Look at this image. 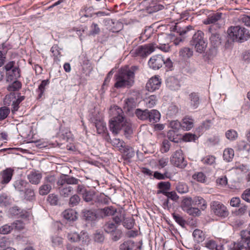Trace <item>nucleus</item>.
<instances>
[{
    "label": "nucleus",
    "mask_w": 250,
    "mask_h": 250,
    "mask_svg": "<svg viewBox=\"0 0 250 250\" xmlns=\"http://www.w3.org/2000/svg\"><path fill=\"white\" fill-rule=\"evenodd\" d=\"M114 116L109 121L110 130L115 134L123 129L125 133L130 134L132 132L131 124L125 115L122 109L117 106L111 109Z\"/></svg>",
    "instance_id": "1"
},
{
    "label": "nucleus",
    "mask_w": 250,
    "mask_h": 250,
    "mask_svg": "<svg viewBox=\"0 0 250 250\" xmlns=\"http://www.w3.org/2000/svg\"><path fill=\"white\" fill-rule=\"evenodd\" d=\"M138 67L125 66L119 70L115 75V83L114 87L121 88L131 87L134 82V74L138 70Z\"/></svg>",
    "instance_id": "2"
},
{
    "label": "nucleus",
    "mask_w": 250,
    "mask_h": 250,
    "mask_svg": "<svg viewBox=\"0 0 250 250\" xmlns=\"http://www.w3.org/2000/svg\"><path fill=\"white\" fill-rule=\"evenodd\" d=\"M227 32L229 38L233 42L242 43L250 39V31L240 25L230 26Z\"/></svg>",
    "instance_id": "3"
},
{
    "label": "nucleus",
    "mask_w": 250,
    "mask_h": 250,
    "mask_svg": "<svg viewBox=\"0 0 250 250\" xmlns=\"http://www.w3.org/2000/svg\"><path fill=\"white\" fill-rule=\"evenodd\" d=\"M190 43L194 46L195 51L200 54L205 52L208 44L207 41L204 37V33L201 30H198L194 33Z\"/></svg>",
    "instance_id": "4"
},
{
    "label": "nucleus",
    "mask_w": 250,
    "mask_h": 250,
    "mask_svg": "<svg viewBox=\"0 0 250 250\" xmlns=\"http://www.w3.org/2000/svg\"><path fill=\"white\" fill-rule=\"evenodd\" d=\"M155 43H149L139 46L130 52L132 56L138 57L141 58H146L155 50Z\"/></svg>",
    "instance_id": "5"
},
{
    "label": "nucleus",
    "mask_w": 250,
    "mask_h": 250,
    "mask_svg": "<svg viewBox=\"0 0 250 250\" xmlns=\"http://www.w3.org/2000/svg\"><path fill=\"white\" fill-rule=\"evenodd\" d=\"M210 208L212 212L219 217L225 218L229 214L227 208L220 202L212 201L210 204Z\"/></svg>",
    "instance_id": "6"
},
{
    "label": "nucleus",
    "mask_w": 250,
    "mask_h": 250,
    "mask_svg": "<svg viewBox=\"0 0 250 250\" xmlns=\"http://www.w3.org/2000/svg\"><path fill=\"white\" fill-rule=\"evenodd\" d=\"M170 161L173 165L177 167L184 168L187 166V162L185 160L181 149H178L174 152Z\"/></svg>",
    "instance_id": "7"
},
{
    "label": "nucleus",
    "mask_w": 250,
    "mask_h": 250,
    "mask_svg": "<svg viewBox=\"0 0 250 250\" xmlns=\"http://www.w3.org/2000/svg\"><path fill=\"white\" fill-rule=\"evenodd\" d=\"M171 35L163 33L158 36V41L159 43V46L155 43L156 48H159L161 50L167 52L170 50V46L168 45V42L171 39Z\"/></svg>",
    "instance_id": "8"
},
{
    "label": "nucleus",
    "mask_w": 250,
    "mask_h": 250,
    "mask_svg": "<svg viewBox=\"0 0 250 250\" xmlns=\"http://www.w3.org/2000/svg\"><path fill=\"white\" fill-rule=\"evenodd\" d=\"M4 102L6 105H10L12 103V112L14 113L18 111L19 107V104L16 100V96L14 93H10L7 95L4 100Z\"/></svg>",
    "instance_id": "9"
},
{
    "label": "nucleus",
    "mask_w": 250,
    "mask_h": 250,
    "mask_svg": "<svg viewBox=\"0 0 250 250\" xmlns=\"http://www.w3.org/2000/svg\"><path fill=\"white\" fill-rule=\"evenodd\" d=\"M164 63L163 57L160 55L153 56L152 57L149 62L148 65L150 67L153 69H159L161 68Z\"/></svg>",
    "instance_id": "10"
},
{
    "label": "nucleus",
    "mask_w": 250,
    "mask_h": 250,
    "mask_svg": "<svg viewBox=\"0 0 250 250\" xmlns=\"http://www.w3.org/2000/svg\"><path fill=\"white\" fill-rule=\"evenodd\" d=\"M81 181L80 179H77L72 176H61L57 180V185H62L65 184L67 185H78Z\"/></svg>",
    "instance_id": "11"
},
{
    "label": "nucleus",
    "mask_w": 250,
    "mask_h": 250,
    "mask_svg": "<svg viewBox=\"0 0 250 250\" xmlns=\"http://www.w3.org/2000/svg\"><path fill=\"white\" fill-rule=\"evenodd\" d=\"M161 81L157 76H155L149 79L146 84V88L149 91H153L159 88Z\"/></svg>",
    "instance_id": "12"
},
{
    "label": "nucleus",
    "mask_w": 250,
    "mask_h": 250,
    "mask_svg": "<svg viewBox=\"0 0 250 250\" xmlns=\"http://www.w3.org/2000/svg\"><path fill=\"white\" fill-rule=\"evenodd\" d=\"M13 173L14 170L11 168H7L1 171L0 173V176L1 177V184H8L11 180Z\"/></svg>",
    "instance_id": "13"
},
{
    "label": "nucleus",
    "mask_w": 250,
    "mask_h": 250,
    "mask_svg": "<svg viewBox=\"0 0 250 250\" xmlns=\"http://www.w3.org/2000/svg\"><path fill=\"white\" fill-rule=\"evenodd\" d=\"M59 190L60 194L63 197H68L71 194L73 190V188L69 186L63 184L62 185H57Z\"/></svg>",
    "instance_id": "14"
},
{
    "label": "nucleus",
    "mask_w": 250,
    "mask_h": 250,
    "mask_svg": "<svg viewBox=\"0 0 250 250\" xmlns=\"http://www.w3.org/2000/svg\"><path fill=\"white\" fill-rule=\"evenodd\" d=\"M27 177L32 184L38 185L42 178V174L39 171H32L28 174Z\"/></svg>",
    "instance_id": "15"
},
{
    "label": "nucleus",
    "mask_w": 250,
    "mask_h": 250,
    "mask_svg": "<svg viewBox=\"0 0 250 250\" xmlns=\"http://www.w3.org/2000/svg\"><path fill=\"white\" fill-rule=\"evenodd\" d=\"M85 235V236H87L85 232H81L80 234L78 233L75 231H70L68 232L67 234V238L71 242H78L80 241L83 238L84 239V237L83 236Z\"/></svg>",
    "instance_id": "16"
},
{
    "label": "nucleus",
    "mask_w": 250,
    "mask_h": 250,
    "mask_svg": "<svg viewBox=\"0 0 250 250\" xmlns=\"http://www.w3.org/2000/svg\"><path fill=\"white\" fill-rule=\"evenodd\" d=\"M181 124V128L184 130H189L193 127L194 125V120L190 117L186 116L182 120Z\"/></svg>",
    "instance_id": "17"
},
{
    "label": "nucleus",
    "mask_w": 250,
    "mask_h": 250,
    "mask_svg": "<svg viewBox=\"0 0 250 250\" xmlns=\"http://www.w3.org/2000/svg\"><path fill=\"white\" fill-rule=\"evenodd\" d=\"M62 215L64 219L68 221H75L77 219L76 212L72 209H66L62 213Z\"/></svg>",
    "instance_id": "18"
},
{
    "label": "nucleus",
    "mask_w": 250,
    "mask_h": 250,
    "mask_svg": "<svg viewBox=\"0 0 250 250\" xmlns=\"http://www.w3.org/2000/svg\"><path fill=\"white\" fill-rule=\"evenodd\" d=\"M222 15V14L221 13L218 12L210 15L204 21V23L205 24L215 23L221 19Z\"/></svg>",
    "instance_id": "19"
},
{
    "label": "nucleus",
    "mask_w": 250,
    "mask_h": 250,
    "mask_svg": "<svg viewBox=\"0 0 250 250\" xmlns=\"http://www.w3.org/2000/svg\"><path fill=\"white\" fill-rule=\"evenodd\" d=\"M149 114L148 121L150 123L154 124L159 121L161 114L158 110L155 109L149 110Z\"/></svg>",
    "instance_id": "20"
},
{
    "label": "nucleus",
    "mask_w": 250,
    "mask_h": 250,
    "mask_svg": "<svg viewBox=\"0 0 250 250\" xmlns=\"http://www.w3.org/2000/svg\"><path fill=\"white\" fill-rule=\"evenodd\" d=\"M167 85L172 90H178L180 86L178 80L174 77H171L167 80Z\"/></svg>",
    "instance_id": "21"
},
{
    "label": "nucleus",
    "mask_w": 250,
    "mask_h": 250,
    "mask_svg": "<svg viewBox=\"0 0 250 250\" xmlns=\"http://www.w3.org/2000/svg\"><path fill=\"white\" fill-rule=\"evenodd\" d=\"M135 114L139 120L142 121H148V118L149 115V110H142L140 108H137L135 111Z\"/></svg>",
    "instance_id": "22"
},
{
    "label": "nucleus",
    "mask_w": 250,
    "mask_h": 250,
    "mask_svg": "<svg viewBox=\"0 0 250 250\" xmlns=\"http://www.w3.org/2000/svg\"><path fill=\"white\" fill-rule=\"evenodd\" d=\"M10 211L13 215L19 216L22 218H26L29 216L28 212L21 210L18 207H13L10 208Z\"/></svg>",
    "instance_id": "23"
},
{
    "label": "nucleus",
    "mask_w": 250,
    "mask_h": 250,
    "mask_svg": "<svg viewBox=\"0 0 250 250\" xmlns=\"http://www.w3.org/2000/svg\"><path fill=\"white\" fill-rule=\"evenodd\" d=\"M125 157V159H130L134 156L135 153L133 148L126 145L120 151Z\"/></svg>",
    "instance_id": "24"
},
{
    "label": "nucleus",
    "mask_w": 250,
    "mask_h": 250,
    "mask_svg": "<svg viewBox=\"0 0 250 250\" xmlns=\"http://www.w3.org/2000/svg\"><path fill=\"white\" fill-rule=\"evenodd\" d=\"M115 223L111 220L106 222L103 226L104 231L107 233H109L116 230L118 228Z\"/></svg>",
    "instance_id": "25"
},
{
    "label": "nucleus",
    "mask_w": 250,
    "mask_h": 250,
    "mask_svg": "<svg viewBox=\"0 0 250 250\" xmlns=\"http://www.w3.org/2000/svg\"><path fill=\"white\" fill-rule=\"evenodd\" d=\"M211 44L214 47H217L221 44L220 35L217 33H212L209 38Z\"/></svg>",
    "instance_id": "26"
},
{
    "label": "nucleus",
    "mask_w": 250,
    "mask_h": 250,
    "mask_svg": "<svg viewBox=\"0 0 250 250\" xmlns=\"http://www.w3.org/2000/svg\"><path fill=\"white\" fill-rule=\"evenodd\" d=\"M52 189V186L49 184H43L39 187V193L41 195H45L48 194Z\"/></svg>",
    "instance_id": "27"
},
{
    "label": "nucleus",
    "mask_w": 250,
    "mask_h": 250,
    "mask_svg": "<svg viewBox=\"0 0 250 250\" xmlns=\"http://www.w3.org/2000/svg\"><path fill=\"white\" fill-rule=\"evenodd\" d=\"M20 77L19 70L17 67H14L12 71L7 73V81H12Z\"/></svg>",
    "instance_id": "28"
},
{
    "label": "nucleus",
    "mask_w": 250,
    "mask_h": 250,
    "mask_svg": "<svg viewBox=\"0 0 250 250\" xmlns=\"http://www.w3.org/2000/svg\"><path fill=\"white\" fill-rule=\"evenodd\" d=\"M190 105L192 108H197L199 104V98L197 94L192 93L189 95Z\"/></svg>",
    "instance_id": "29"
},
{
    "label": "nucleus",
    "mask_w": 250,
    "mask_h": 250,
    "mask_svg": "<svg viewBox=\"0 0 250 250\" xmlns=\"http://www.w3.org/2000/svg\"><path fill=\"white\" fill-rule=\"evenodd\" d=\"M199 206L202 210H204L207 208V203L205 200L199 196L195 197L193 198V206Z\"/></svg>",
    "instance_id": "30"
},
{
    "label": "nucleus",
    "mask_w": 250,
    "mask_h": 250,
    "mask_svg": "<svg viewBox=\"0 0 250 250\" xmlns=\"http://www.w3.org/2000/svg\"><path fill=\"white\" fill-rule=\"evenodd\" d=\"M205 246L210 250H224L223 245H217L213 240H209L205 244Z\"/></svg>",
    "instance_id": "31"
},
{
    "label": "nucleus",
    "mask_w": 250,
    "mask_h": 250,
    "mask_svg": "<svg viewBox=\"0 0 250 250\" xmlns=\"http://www.w3.org/2000/svg\"><path fill=\"white\" fill-rule=\"evenodd\" d=\"M193 236L197 243L203 242L205 239V234L203 232L198 229H196L193 232Z\"/></svg>",
    "instance_id": "32"
},
{
    "label": "nucleus",
    "mask_w": 250,
    "mask_h": 250,
    "mask_svg": "<svg viewBox=\"0 0 250 250\" xmlns=\"http://www.w3.org/2000/svg\"><path fill=\"white\" fill-rule=\"evenodd\" d=\"M234 155V150L230 148L225 149L223 153V158L227 162H230Z\"/></svg>",
    "instance_id": "33"
},
{
    "label": "nucleus",
    "mask_w": 250,
    "mask_h": 250,
    "mask_svg": "<svg viewBox=\"0 0 250 250\" xmlns=\"http://www.w3.org/2000/svg\"><path fill=\"white\" fill-rule=\"evenodd\" d=\"M157 101L156 96L155 95H151L144 100L146 106L148 108L153 107L156 104Z\"/></svg>",
    "instance_id": "34"
},
{
    "label": "nucleus",
    "mask_w": 250,
    "mask_h": 250,
    "mask_svg": "<svg viewBox=\"0 0 250 250\" xmlns=\"http://www.w3.org/2000/svg\"><path fill=\"white\" fill-rule=\"evenodd\" d=\"M21 87V83L18 81H15L12 84L7 86V89L10 92V93H13V92L19 90Z\"/></svg>",
    "instance_id": "35"
},
{
    "label": "nucleus",
    "mask_w": 250,
    "mask_h": 250,
    "mask_svg": "<svg viewBox=\"0 0 250 250\" xmlns=\"http://www.w3.org/2000/svg\"><path fill=\"white\" fill-rule=\"evenodd\" d=\"M246 248V246H244V241L242 239L239 242H234L229 245L230 250H243Z\"/></svg>",
    "instance_id": "36"
},
{
    "label": "nucleus",
    "mask_w": 250,
    "mask_h": 250,
    "mask_svg": "<svg viewBox=\"0 0 250 250\" xmlns=\"http://www.w3.org/2000/svg\"><path fill=\"white\" fill-rule=\"evenodd\" d=\"M180 56L184 58H189L192 56L193 50L188 47H184L179 52Z\"/></svg>",
    "instance_id": "37"
},
{
    "label": "nucleus",
    "mask_w": 250,
    "mask_h": 250,
    "mask_svg": "<svg viewBox=\"0 0 250 250\" xmlns=\"http://www.w3.org/2000/svg\"><path fill=\"white\" fill-rule=\"evenodd\" d=\"M158 187L160 189L158 193L163 194V192H167L166 190L170 189V183L169 182H161L158 184Z\"/></svg>",
    "instance_id": "38"
},
{
    "label": "nucleus",
    "mask_w": 250,
    "mask_h": 250,
    "mask_svg": "<svg viewBox=\"0 0 250 250\" xmlns=\"http://www.w3.org/2000/svg\"><path fill=\"white\" fill-rule=\"evenodd\" d=\"M177 191L181 194L185 193L188 192V186L185 183L179 182L176 187Z\"/></svg>",
    "instance_id": "39"
},
{
    "label": "nucleus",
    "mask_w": 250,
    "mask_h": 250,
    "mask_svg": "<svg viewBox=\"0 0 250 250\" xmlns=\"http://www.w3.org/2000/svg\"><path fill=\"white\" fill-rule=\"evenodd\" d=\"M111 143L113 146L117 147L120 151L125 146V143L124 141L117 138L113 139L111 141Z\"/></svg>",
    "instance_id": "40"
},
{
    "label": "nucleus",
    "mask_w": 250,
    "mask_h": 250,
    "mask_svg": "<svg viewBox=\"0 0 250 250\" xmlns=\"http://www.w3.org/2000/svg\"><path fill=\"white\" fill-rule=\"evenodd\" d=\"M83 217L86 220L92 221L95 218V213L91 210L83 209Z\"/></svg>",
    "instance_id": "41"
},
{
    "label": "nucleus",
    "mask_w": 250,
    "mask_h": 250,
    "mask_svg": "<svg viewBox=\"0 0 250 250\" xmlns=\"http://www.w3.org/2000/svg\"><path fill=\"white\" fill-rule=\"evenodd\" d=\"M115 210L113 208L106 207L101 210V214L102 217H105L107 216L113 215L115 212Z\"/></svg>",
    "instance_id": "42"
},
{
    "label": "nucleus",
    "mask_w": 250,
    "mask_h": 250,
    "mask_svg": "<svg viewBox=\"0 0 250 250\" xmlns=\"http://www.w3.org/2000/svg\"><path fill=\"white\" fill-rule=\"evenodd\" d=\"M192 177L194 180L201 183H205L207 179L206 175L202 172L195 173Z\"/></svg>",
    "instance_id": "43"
},
{
    "label": "nucleus",
    "mask_w": 250,
    "mask_h": 250,
    "mask_svg": "<svg viewBox=\"0 0 250 250\" xmlns=\"http://www.w3.org/2000/svg\"><path fill=\"white\" fill-rule=\"evenodd\" d=\"M49 83L48 80H43L40 85L39 86V88L37 90L38 92L39 93L38 97L41 98L43 94L45 87Z\"/></svg>",
    "instance_id": "44"
},
{
    "label": "nucleus",
    "mask_w": 250,
    "mask_h": 250,
    "mask_svg": "<svg viewBox=\"0 0 250 250\" xmlns=\"http://www.w3.org/2000/svg\"><path fill=\"white\" fill-rule=\"evenodd\" d=\"M80 201V197L77 194H74L69 198V205L72 207L76 206L79 204Z\"/></svg>",
    "instance_id": "45"
},
{
    "label": "nucleus",
    "mask_w": 250,
    "mask_h": 250,
    "mask_svg": "<svg viewBox=\"0 0 250 250\" xmlns=\"http://www.w3.org/2000/svg\"><path fill=\"white\" fill-rule=\"evenodd\" d=\"M112 237V239L114 241L119 240L122 236V231L121 229L117 228L113 232L109 233Z\"/></svg>",
    "instance_id": "46"
},
{
    "label": "nucleus",
    "mask_w": 250,
    "mask_h": 250,
    "mask_svg": "<svg viewBox=\"0 0 250 250\" xmlns=\"http://www.w3.org/2000/svg\"><path fill=\"white\" fill-rule=\"evenodd\" d=\"M182 206L185 208H192L193 206V199H192L191 197H186L184 198L182 202Z\"/></svg>",
    "instance_id": "47"
},
{
    "label": "nucleus",
    "mask_w": 250,
    "mask_h": 250,
    "mask_svg": "<svg viewBox=\"0 0 250 250\" xmlns=\"http://www.w3.org/2000/svg\"><path fill=\"white\" fill-rule=\"evenodd\" d=\"M94 195V192L91 190H86L82 196L83 199L86 202L92 201Z\"/></svg>",
    "instance_id": "48"
},
{
    "label": "nucleus",
    "mask_w": 250,
    "mask_h": 250,
    "mask_svg": "<svg viewBox=\"0 0 250 250\" xmlns=\"http://www.w3.org/2000/svg\"><path fill=\"white\" fill-rule=\"evenodd\" d=\"M25 198L27 200L33 201L35 200V193L33 189L31 188H27L25 191Z\"/></svg>",
    "instance_id": "49"
},
{
    "label": "nucleus",
    "mask_w": 250,
    "mask_h": 250,
    "mask_svg": "<svg viewBox=\"0 0 250 250\" xmlns=\"http://www.w3.org/2000/svg\"><path fill=\"white\" fill-rule=\"evenodd\" d=\"M134 224V220L131 218L124 219L123 225L127 229H131Z\"/></svg>",
    "instance_id": "50"
},
{
    "label": "nucleus",
    "mask_w": 250,
    "mask_h": 250,
    "mask_svg": "<svg viewBox=\"0 0 250 250\" xmlns=\"http://www.w3.org/2000/svg\"><path fill=\"white\" fill-rule=\"evenodd\" d=\"M96 127L98 133L102 134L106 130L105 123L99 121L96 123Z\"/></svg>",
    "instance_id": "51"
},
{
    "label": "nucleus",
    "mask_w": 250,
    "mask_h": 250,
    "mask_svg": "<svg viewBox=\"0 0 250 250\" xmlns=\"http://www.w3.org/2000/svg\"><path fill=\"white\" fill-rule=\"evenodd\" d=\"M10 109L6 107L3 106L0 108V121L5 119L9 115Z\"/></svg>",
    "instance_id": "52"
},
{
    "label": "nucleus",
    "mask_w": 250,
    "mask_h": 250,
    "mask_svg": "<svg viewBox=\"0 0 250 250\" xmlns=\"http://www.w3.org/2000/svg\"><path fill=\"white\" fill-rule=\"evenodd\" d=\"M26 184V182L23 180H18L15 183L14 187L17 190L23 191Z\"/></svg>",
    "instance_id": "53"
},
{
    "label": "nucleus",
    "mask_w": 250,
    "mask_h": 250,
    "mask_svg": "<svg viewBox=\"0 0 250 250\" xmlns=\"http://www.w3.org/2000/svg\"><path fill=\"white\" fill-rule=\"evenodd\" d=\"M52 246L54 247H59L62 245V239L58 236H54L51 238Z\"/></svg>",
    "instance_id": "54"
},
{
    "label": "nucleus",
    "mask_w": 250,
    "mask_h": 250,
    "mask_svg": "<svg viewBox=\"0 0 250 250\" xmlns=\"http://www.w3.org/2000/svg\"><path fill=\"white\" fill-rule=\"evenodd\" d=\"M226 136L229 140H234L237 138L238 134L234 130L230 129L226 132Z\"/></svg>",
    "instance_id": "55"
},
{
    "label": "nucleus",
    "mask_w": 250,
    "mask_h": 250,
    "mask_svg": "<svg viewBox=\"0 0 250 250\" xmlns=\"http://www.w3.org/2000/svg\"><path fill=\"white\" fill-rule=\"evenodd\" d=\"M133 246V243L131 241L124 242L120 246V250H131Z\"/></svg>",
    "instance_id": "56"
},
{
    "label": "nucleus",
    "mask_w": 250,
    "mask_h": 250,
    "mask_svg": "<svg viewBox=\"0 0 250 250\" xmlns=\"http://www.w3.org/2000/svg\"><path fill=\"white\" fill-rule=\"evenodd\" d=\"M248 210V206L245 204H241L240 208L235 211V214L237 216H243L245 215Z\"/></svg>",
    "instance_id": "57"
},
{
    "label": "nucleus",
    "mask_w": 250,
    "mask_h": 250,
    "mask_svg": "<svg viewBox=\"0 0 250 250\" xmlns=\"http://www.w3.org/2000/svg\"><path fill=\"white\" fill-rule=\"evenodd\" d=\"M165 195L169 199H171L174 201H177L179 199V196L175 191L163 192Z\"/></svg>",
    "instance_id": "58"
},
{
    "label": "nucleus",
    "mask_w": 250,
    "mask_h": 250,
    "mask_svg": "<svg viewBox=\"0 0 250 250\" xmlns=\"http://www.w3.org/2000/svg\"><path fill=\"white\" fill-rule=\"evenodd\" d=\"M125 102V105L127 106L128 110L136 106V101L133 98L131 97L126 99Z\"/></svg>",
    "instance_id": "59"
},
{
    "label": "nucleus",
    "mask_w": 250,
    "mask_h": 250,
    "mask_svg": "<svg viewBox=\"0 0 250 250\" xmlns=\"http://www.w3.org/2000/svg\"><path fill=\"white\" fill-rule=\"evenodd\" d=\"M202 161L204 164L211 165L215 163V158L213 156L208 155L204 157Z\"/></svg>",
    "instance_id": "60"
},
{
    "label": "nucleus",
    "mask_w": 250,
    "mask_h": 250,
    "mask_svg": "<svg viewBox=\"0 0 250 250\" xmlns=\"http://www.w3.org/2000/svg\"><path fill=\"white\" fill-rule=\"evenodd\" d=\"M56 182H57V181L55 176L54 175H49L44 178V182L45 183L49 184L51 186L54 185Z\"/></svg>",
    "instance_id": "61"
},
{
    "label": "nucleus",
    "mask_w": 250,
    "mask_h": 250,
    "mask_svg": "<svg viewBox=\"0 0 250 250\" xmlns=\"http://www.w3.org/2000/svg\"><path fill=\"white\" fill-rule=\"evenodd\" d=\"M47 201L52 205H56L58 202V197L54 194H49L47 197Z\"/></svg>",
    "instance_id": "62"
},
{
    "label": "nucleus",
    "mask_w": 250,
    "mask_h": 250,
    "mask_svg": "<svg viewBox=\"0 0 250 250\" xmlns=\"http://www.w3.org/2000/svg\"><path fill=\"white\" fill-rule=\"evenodd\" d=\"M13 229L14 228L18 230H21L24 229V224L21 221L17 220L15 221L13 224H11Z\"/></svg>",
    "instance_id": "63"
},
{
    "label": "nucleus",
    "mask_w": 250,
    "mask_h": 250,
    "mask_svg": "<svg viewBox=\"0 0 250 250\" xmlns=\"http://www.w3.org/2000/svg\"><path fill=\"white\" fill-rule=\"evenodd\" d=\"M239 21L245 25L250 27V16L243 15L239 18Z\"/></svg>",
    "instance_id": "64"
}]
</instances>
